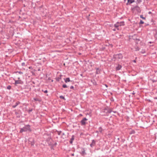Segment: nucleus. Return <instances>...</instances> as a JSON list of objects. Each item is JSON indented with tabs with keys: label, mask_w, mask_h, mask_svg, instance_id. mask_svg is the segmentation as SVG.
Here are the masks:
<instances>
[{
	"label": "nucleus",
	"mask_w": 157,
	"mask_h": 157,
	"mask_svg": "<svg viewBox=\"0 0 157 157\" xmlns=\"http://www.w3.org/2000/svg\"><path fill=\"white\" fill-rule=\"evenodd\" d=\"M30 126L28 124L25 125L23 128H21L20 131V133H22L23 132H27L28 131H31L30 128Z\"/></svg>",
	"instance_id": "nucleus-1"
},
{
	"label": "nucleus",
	"mask_w": 157,
	"mask_h": 157,
	"mask_svg": "<svg viewBox=\"0 0 157 157\" xmlns=\"http://www.w3.org/2000/svg\"><path fill=\"white\" fill-rule=\"evenodd\" d=\"M123 57V56L121 53H119L117 54H114L113 56V58L116 59H122Z\"/></svg>",
	"instance_id": "nucleus-2"
},
{
	"label": "nucleus",
	"mask_w": 157,
	"mask_h": 157,
	"mask_svg": "<svg viewBox=\"0 0 157 157\" xmlns=\"http://www.w3.org/2000/svg\"><path fill=\"white\" fill-rule=\"evenodd\" d=\"M88 119H87L86 118H83L80 121L81 125L82 126L85 125L87 123L86 121Z\"/></svg>",
	"instance_id": "nucleus-3"
},
{
	"label": "nucleus",
	"mask_w": 157,
	"mask_h": 157,
	"mask_svg": "<svg viewBox=\"0 0 157 157\" xmlns=\"http://www.w3.org/2000/svg\"><path fill=\"white\" fill-rule=\"evenodd\" d=\"M85 151L86 150L85 148H82L81 152H80V154L82 156H84L86 154Z\"/></svg>",
	"instance_id": "nucleus-4"
},
{
	"label": "nucleus",
	"mask_w": 157,
	"mask_h": 157,
	"mask_svg": "<svg viewBox=\"0 0 157 157\" xmlns=\"http://www.w3.org/2000/svg\"><path fill=\"white\" fill-rule=\"evenodd\" d=\"M139 37L136 35L134 34L132 36V38L135 40H136L137 41H140L139 39L138 38Z\"/></svg>",
	"instance_id": "nucleus-5"
},
{
	"label": "nucleus",
	"mask_w": 157,
	"mask_h": 157,
	"mask_svg": "<svg viewBox=\"0 0 157 157\" xmlns=\"http://www.w3.org/2000/svg\"><path fill=\"white\" fill-rule=\"evenodd\" d=\"M133 9L136 10L138 13H140L141 12L140 7L138 6H135L134 8H133Z\"/></svg>",
	"instance_id": "nucleus-6"
},
{
	"label": "nucleus",
	"mask_w": 157,
	"mask_h": 157,
	"mask_svg": "<svg viewBox=\"0 0 157 157\" xmlns=\"http://www.w3.org/2000/svg\"><path fill=\"white\" fill-rule=\"evenodd\" d=\"M96 144V141L94 140H92V142L91 144H90V146L93 147L95 146Z\"/></svg>",
	"instance_id": "nucleus-7"
},
{
	"label": "nucleus",
	"mask_w": 157,
	"mask_h": 157,
	"mask_svg": "<svg viewBox=\"0 0 157 157\" xmlns=\"http://www.w3.org/2000/svg\"><path fill=\"white\" fill-rule=\"evenodd\" d=\"M122 67V66L121 65L118 64L116 68V71H118L121 69Z\"/></svg>",
	"instance_id": "nucleus-8"
},
{
	"label": "nucleus",
	"mask_w": 157,
	"mask_h": 157,
	"mask_svg": "<svg viewBox=\"0 0 157 157\" xmlns=\"http://www.w3.org/2000/svg\"><path fill=\"white\" fill-rule=\"evenodd\" d=\"M21 102L19 101H17L15 103V105H12V107L13 108H15L19 104H20Z\"/></svg>",
	"instance_id": "nucleus-9"
},
{
	"label": "nucleus",
	"mask_w": 157,
	"mask_h": 157,
	"mask_svg": "<svg viewBox=\"0 0 157 157\" xmlns=\"http://www.w3.org/2000/svg\"><path fill=\"white\" fill-rule=\"evenodd\" d=\"M75 136L74 135H72V137L71 138V139H70V143L71 144H72V143H73V141L74 140L75 138Z\"/></svg>",
	"instance_id": "nucleus-10"
},
{
	"label": "nucleus",
	"mask_w": 157,
	"mask_h": 157,
	"mask_svg": "<svg viewBox=\"0 0 157 157\" xmlns=\"http://www.w3.org/2000/svg\"><path fill=\"white\" fill-rule=\"evenodd\" d=\"M21 81L20 80H16L14 83L15 85L16 86L17 84H21Z\"/></svg>",
	"instance_id": "nucleus-11"
},
{
	"label": "nucleus",
	"mask_w": 157,
	"mask_h": 157,
	"mask_svg": "<svg viewBox=\"0 0 157 157\" xmlns=\"http://www.w3.org/2000/svg\"><path fill=\"white\" fill-rule=\"evenodd\" d=\"M119 26H120V25L119 24L118 22H117L116 24L114 25V27L116 28H117L118 30H119V29L118 28Z\"/></svg>",
	"instance_id": "nucleus-12"
},
{
	"label": "nucleus",
	"mask_w": 157,
	"mask_h": 157,
	"mask_svg": "<svg viewBox=\"0 0 157 157\" xmlns=\"http://www.w3.org/2000/svg\"><path fill=\"white\" fill-rule=\"evenodd\" d=\"M105 111L107 113H110L112 112V110L110 109H105Z\"/></svg>",
	"instance_id": "nucleus-13"
},
{
	"label": "nucleus",
	"mask_w": 157,
	"mask_h": 157,
	"mask_svg": "<svg viewBox=\"0 0 157 157\" xmlns=\"http://www.w3.org/2000/svg\"><path fill=\"white\" fill-rule=\"evenodd\" d=\"M134 2V0H128V2L127 4V5L128 3H129L130 4H131Z\"/></svg>",
	"instance_id": "nucleus-14"
},
{
	"label": "nucleus",
	"mask_w": 157,
	"mask_h": 157,
	"mask_svg": "<svg viewBox=\"0 0 157 157\" xmlns=\"http://www.w3.org/2000/svg\"><path fill=\"white\" fill-rule=\"evenodd\" d=\"M65 82L67 83V82H69L71 81L69 78H67L65 79H64Z\"/></svg>",
	"instance_id": "nucleus-15"
},
{
	"label": "nucleus",
	"mask_w": 157,
	"mask_h": 157,
	"mask_svg": "<svg viewBox=\"0 0 157 157\" xmlns=\"http://www.w3.org/2000/svg\"><path fill=\"white\" fill-rule=\"evenodd\" d=\"M119 24L120 25V26H123L124 25V21H121V22H118Z\"/></svg>",
	"instance_id": "nucleus-16"
},
{
	"label": "nucleus",
	"mask_w": 157,
	"mask_h": 157,
	"mask_svg": "<svg viewBox=\"0 0 157 157\" xmlns=\"http://www.w3.org/2000/svg\"><path fill=\"white\" fill-rule=\"evenodd\" d=\"M96 74H99L100 73V70L98 68H96Z\"/></svg>",
	"instance_id": "nucleus-17"
},
{
	"label": "nucleus",
	"mask_w": 157,
	"mask_h": 157,
	"mask_svg": "<svg viewBox=\"0 0 157 157\" xmlns=\"http://www.w3.org/2000/svg\"><path fill=\"white\" fill-rule=\"evenodd\" d=\"M135 132V131L134 130H132L129 132V134H134Z\"/></svg>",
	"instance_id": "nucleus-18"
},
{
	"label": "nucleus",
	"mask_w": 157,
	"mask_h": 157,
	"mask_svg": "<svg viewBox=\"0 0 157 157\" xmlns=\"http://www.w3.org/2000/svg\"><path fill=\"white\" fill-rule=\"evenodd\" d=\"M56 79L57 81H59L60 80V79H61V76H60V77H57V78H56Z\"/></svg>",
	"instance_id": "nucleus-19"
},
{
	"label": "nucleus",
	"mask_w": 157,
	"mask_h": 157,
	"mask_svg": "<svg viewBox=\"0 0 157 157\" xmlns=\"http://www.w3.org/2000/svg\"><path fill=\"white\" fill-rule=\"evenodd\" d=\"M59 98H60V99H63L64 100H66V99L65 98H64V97L62 95H61V96H59Z\"/></svg>",
	"instance_id": "nucleus-20"
},
{
	"label": "nucleus",
	"mask_w": 157,
	"mask_h": 157,
	"mask_svg": "<svg viewBox=\"0 0 157 157\" xmlns=\"http://www.w3.org/2000/svg\"><path fill=\"white\" fill-rule=\"evenodd\" d=\"M98 130H99V132L100 133H101L102 132V128L101 127H100L98 128Z\"/></svg>",
	"instance_id": "nucleus-21"
},
{
	"label": "nucleus",
	"mask_w": 157,
	"mask_h": 157,
	"mask_svg": "<svg viewBox=\"0 0 157 157\" xmlns=\"http://www.w3.org/2000/svg\"><path fill=\"white\" fill-rule=\"evenodd\" d=\"M33 99V100L35 101H40V100L39 99H38V98H34Z\"/></svg>",
	"instance_id": "nucleus-22"
},
{
	"label": "nucleus",
	"mask_w": 157,
	"mask_h": 157,
	"mask_svg": "<svg viewBox=\"0 0 157 157\" xmlns=\"http://www.w3.org/2000/svg\"><path fill=\"white\" fill-rule=\"evenodd\" d=\"M140 17L141 18L145 20L146 19V18L145 17H143V15H141L140 16Z\"/></svg>",
	"instance_id": "nucleus-23"
},
{
	"label": "nucleus",
	"mask_w": 157,
	"mask_h": 157,
	"mask_svg": "<svg viewBox=\"0 0 157 157\" xmlns=\"http://www.w3.org/2000/svg\"><path fill=\"white\" fill-rule=\"evenodd\" d=\"M34 144H35V143H34V142L33 141H33H31L30 142V144H31V146H33Z\"/></svg>",
	"instance_id": "nucleus-24"
},
{
	"label": "nucleus",
	"mask_w": 157,
	"mask_h": 157,
	"mask_svg": "<svg viewBox=\"0 0 157 157\" xmlns=\"http://www.w3.org/2000/svg\"><path fill=\"white\" fill-rule=\"evenodd\" d=\"M56 132H57V133L58 134V135H60L61 133L62 132V131H57Z\"/></svg>",
	"instance_id": "nucleus-25"
},
{
	"label": "nucleus",
	"mask_w": 157,
	"mask_h": 157,
	"mask_svg": "<svg viewBox=\"0 0 157 157\" xmlns=\"http://www.w3.org/2000/svg\"><path fill=\"white\" fill-rule=\"evenodd\" d=\"M62 86L64 88H66L67 87V85L65 84H63Z\"/></svg>",
	"instance_id": "nucleus-26"
},
{
	"label": "nucleus",
	"mask_w": 157,
	"mask_h": 157,
	"mask_svg": "<svg viewBox=\"0 0 157 157\" xmlns=\"http://www.w3.org/2000/svg\"><path fill=\"white\" fill-rule=\"evenodd\" d=\"M11 86L10 85L8 86L7 87V89L8 90H10L11 88Z\"/></svg>",
	"instance_id": "nucleus-27"
},
{
	"label": "nucleus",
	"mask_w": 157,
	"mask_h": 157,
	"mask_svg": "<svg viewBox=\"0 0 157 157\" xmlns=\"http://www.w3.org/2000/svg\"><path fill=\"white\" fill-rule=\"evenodd\" d=\"M144 23V22L142 20H140V21L139 23V24H143Z\"/></svg>",
	"instance_id": "nucleus-28"
},
{
	"label": "nucleus",
	"mask_w": 157,
	"mask_h": 157,
	"mask_svg": "<svg viewBox=\"0 0 157 157\" xmlns=\"http://www.w3.org/2000/svg\"><path fill=\"white\" fill-rule=\"evenodd\" d=\"M155 37L156 39H157V32L156 33L155 35Z\"/></svg>",
	"instance_id": "nucleus-29"
},
{
	"label": "nucleus",
	"mask_w": 157,
	"mask_h": 157,
	"mask_svg": "<svg viewBox=\"0 0 157 157\" xmlns=\"http://www.w3.org/2000/svg\"><path fill=\"white\" fill-rule=\"evenodd\" d=\"M42 91L44 92L45 93H47L48 92V91L47 90H46L44 91L43 90H42Z\"/></svg>",
	"instance_id": "nucleus-30"
},
{
	"label": "nucleus",
	"mask_w": 157,
	"mask_h": 157,
	"mask_svg": "<svg viewBox=\"0 0 157 157\" xmlns=\"http://www.w3.org/2000/svg\"><path fill=\"white\" fill-rule=\"evenodd\" d=\"M17 73H18L20 74H23V72L21 71H17Z\"/></svg>",
	"instance_id": "nucleus-31"
},
{
	"label": "nucleus",
	"mask_w": 157,
	"mask_h": 157,
	"mask_svg": "<svg viewBox=\"0 0 157 157\" xmlns=\"http://www.w3.org/2000/svg\"><path fill=\"white\" fill-rule=\"evenodd\" d=\"M25 63L24 62L22 63H21V66H25Z\"/></svg>",
	"instance_id": "nucleus-32"
},
{
	"label": "nucleus",
	"mask_w": 157,
	"mask_h": 157,
	"mask_svg": "<svg viewBox=\"0 0 157 157\" xmlns=\"http://www.w3.org/2000/svg\"><path fill=\"white\" fill-rule=\"evenodd\" d=\"M151 81L153 82H156V80H155V79H152L151 80Z\"/></svg>",
	"instance_id": "nucleus-33"
},
{
	"label": "nucleus",
	"mask_w": 157,
	"mask_h": 157,
	"mask_svg": "<svg viewBox=\"0 0 157 157\" xmlns=\"http://www.w3.org/2000/svg\"><path fill=\"white\" fill-rule=\"evenodd\" d=\"M71 89H74V87L73 86H71L70 87Z\"/></svg>",
	"instance_id": "nucleus-34"
},
{
	"label": "nucleus",
	"mask_w": 157,
	"mask_h": 157,
	"mask_svg": "<svg viewBox=\"0 0 157 157\" xmlns=\"http://www.w3.org/2000/svg\"><path fill=\"white\" fill-rule=\"evenodd\" d=\"M125 140L124 139H122V140H121V141L124 143V141H125Z\"/></svg>",
	"instance_id": "nucleus-35"
},
{
	"label": "nucleus",
	"mask_w": 157,
	"mask_h": 157,
	"mask_svg": "<svg viewBox=\"0 0 157 157\" xmlns=\"http://www.w3.org/2000/svg\"><path fill=\"white\" fill-rule=\"evenodd\" d=\"M32 110H33L32 109H31L29 110V112H30L32 111Z\"/></svg>",
	"instance_id": "nucleus-36"
},
{
	"label": "nucleus",
	"mask_w": 157,
	"mask_h": 157,
	"mask_svg": "<svg viewBox=\"0 0 157 157\" xmlns=\"http://www.w3.org/2000/svg\"><path fill=\"white\" fill-rule=\"evenodd\" d=\"M71 156H74V153L71 154Z\"/></svg>",
	"instance_id": "nucleus-37"
},
{
	"label": "nucleus",
	"mask_w": 157,
	"mask_h": 157,
	"mask_svg": "<svg viewBox=\"0 0 157 157\" xmlns=\"http://www.w3.org/2000/svg\"><path fill=\"white\" fill-rule=\"evenodd\" d=\"M142 53H144L145 52L144 51H143L141 52Z\"/></svg>",
	"instance_id": "nucleus-38"
},
{
	"label": "nucleus",
	"mask_w": 157,
	"mask_h": 157,
	"mask_svg": "<svg viewBox=\"0 0 157 157\" xmlns=\"http://www.w3.org/2000/svg\"><path fill=\"white\" fill-rule=\"evenodd\" d=\"M148 13L149 14H151V12H150V11H149V12H148Z\"/></svg>",
	"instance_id": "nucleus-39"
},
{
	"label": "nucleus",
	"mask_w": 157,
	"mask_h": 157,
	"mask_svg": "<svg viewBox=\"0 0 157 157\" xmlns=\"http://www.w3.org/2000/svg\"><path fill=\"white\" fill-rule=\"evenodd\" d=\"M133 62L136 63V60H134L132 61Z\"/></svg>",
	"instance_id": "nucleus-40"
},
{
	"label": "nucleus",
	"mask_w": 157,
	"mask_h": 157,
	"mask_svg": "<svg viewBox=\"0 0 157 157\" xmlns=\"http://www.w3.org/2000/svg\"><path fill=\"white\" fill-rule=\"evenodd\" d=\"M61 138H63V139H64L65 138V137H63V136H61Z\"/></svg>",
	"instance_id": "nucleus-41"
},
{
	"label": "nucleus",
	"mask_w": 157,
	"mask_h": 157,
	"mask_svg": "<svg viewBox=\"0 0 157 157\" xmlns=\"http://www.w3.org/2000/svg\"><path fill=\"white\" fill-rule=\"evenodd\" d=\"M113 30L114 31H115L116 30V29H113Z\"/></svg>",
	"instance_id": "nucleus-42"
},
{
	"label": "nucleus",
	"mask_w": 157,
	"mask_h": 157,
	"mask_svg": "<svg viewBox=\"0 0 157 157\" xmlns=\"http://www.w3.org/2000/svg\"><path fill=\"white\" fill-rule=\"evenodd\" d=\"M62 135L64 136L65 135V133H62Z\"/></svg>",
	"instance_id": "nucleus-43"
},
{
	"label": "nucleus",
	"mask_w": 157,
	"mask_h": 157,
	"mask_svg": "<svg viewBox=\"0 0 157 157\" xmlns=\"http://www.w3.org/2000/svg\"><path fill=\"white\" fill-rule=\"evenodd\" d=\"M138 2H141V0H138Z\"/></svg>",
	"instance_id": "nucleus-44"
},
{
	"label": "nucleus",
	"mask_w": 157,
	"mask_h": 157,
	"mask_svg": "<svg viewBox=\"0 0 157 157\" xmlns=\"http://www.w3.org/2000/svg\"><path fill=\"white\" fill-rule=\"evenodd\" d=\"M79 116H82V114H80L79 115Z\"/></svg>",
	"instance_id": "nucleus-45"
},
{
	"label": "nucleus",
	"mask_w": 157,
	"mask_h": 157,
	"mask_svg": "<svg viewBox=\"0 0 157 157\" xmlns=\"http://www.w3.org/2000/svg\"><path fill=\"white\" fill-rule=\"evenodd\" d=\"M105 86H106V87H107V85L105 84Z\"/></svg>",
	"instance_id": "nucleus-46"
},
{
	"label": "nucleus",
	"mask_w": 157,
	"mask_h": 157,
	"mask_svg": "<svg viewBox=\"0 0 157 157\" xmlns=\"http://www.w3.org/2000/svg\"><path fill=\"white\" fill-rule=\"evenodd\" d=\"M18 114V113L17 112H16V114Z\"/></svg>",
	"instance_id": "nucleus-47"
},
{
	"label": "nucleus",
	"mask_w": 157,
	"mask_h": 157,
	"mask_svg": "<svg viewBox=\"0 0 157 157\" xmlns=\"http://www.w3.org/2000/svg\"><path fill=\"white\" fill-rule=\"evenodd\" d=\"M48 80H50V79L49 78H48Z\"/></svg>",
	"instance_id": "nucleus-48"
},
{
	"label": "nucleus",
	"mask_w": 157,
	"mask_h": 157,
	"mask_svg": "<svg viewBox=\"0 0 157 157\" xmlns=\"http://www.w3.org/2000/svg\"><path fill=\"white\" fill-rule=\"evenodd\" d=\"M33 84H34V83H34V82H33Z\"/></svg>",
	"instance_id": "nucleus-49"
},
{
	"label": "nucleus",
	"mask_w": 157,
	"mask_h": 157,
	"mask_svg": "<svg viewBox=\"0 0 157 157\" xmlns=\"http://www.w3.org/2000/svg\"><path fill=\"white\" fill-rule=\"evenodd\" d=\"M113 112L114 113H116V111H114Z\"/></svg>",
	"instance_id": "nucleus-50"
},
{
	"label": "nucleus",
	"mask_w": 157,
	"mask_h": 157,
	"mask_svg": "<svg viewBox=\"0 0 157 157\" xmlns=\"http://www.w3.org/2000/svg\"><path fill=\"white\" fill-rule=\"evenodd\" d=\"M51 81H52V82L53 81V80H52Z\"/></svg>",
	"instance_id": "nucleus-51"
},
{
	"label": "nucleus",
	"mask_w": 157,
	"mask_h": 157,
	"mask_svg": "<svg viewBox=\"0 0 157 157\" xmlns=\"http://www.w3.org/2000/svg\"><path fill=\"white\" fill-rule=\"evenodd\" d=\"M18 79H20V78H18Z\"/></svg>",
	"instance_id": "nucleus-52"
},
{
	"label": "nucleus",
	"mask_w": 157,
	"mask_h": 157,
	"mask_svg": "<svg viewBox=\"0 0 157 157\" xmlns=\"http://www.w3.org/2000/svg\"><path fill=\"white\" fill-rule=\"evenodd\" d=\"M55 144H57V143H55Z\"/></svg>",
	"instance_id": "nucleus-53"
},
{
	"label": "nucleus",
	"mask_w": 157,
	"mask_h": 157,
	"mask_svg": "<svg viewBox=\"0 0 157 157\" xmlns=\"http://www.w3.org/2000/svg\"><path fill=\"white\" fill-rule=\"evenodd\" d=\"M150 43H151V42H149Z\"/></svg>",
	"instance_id": "nucleus-54"
}]
</instances>
